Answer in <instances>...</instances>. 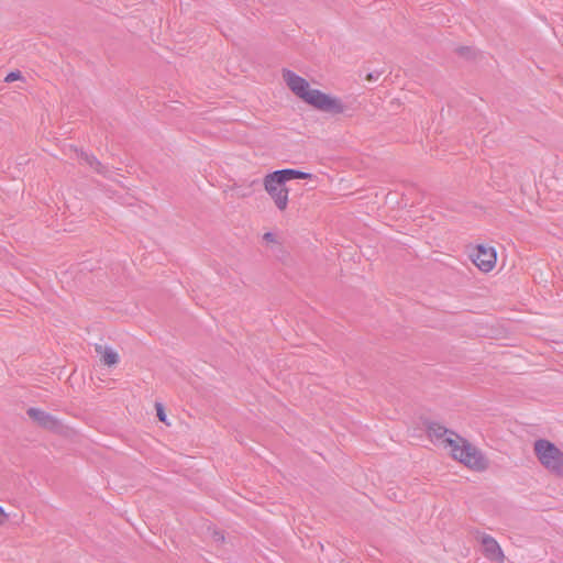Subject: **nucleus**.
<instances>
[{
	"label": "nucleus",
	"mask_w": 563,
	"mask_h": 563,
	"mask_svg": "<svg viewBox=\"0 0 563 563\" xmlns=\"http://www.w3.org/2000/svg\"><path fill=\"white\" fill-rule=\"evenodd\" d=\"M267 175L282 185H285L287 181L292 179H311L313 177V175L310 173H305L291 168L275 170Z\"/></svg>",
	"instance_id": "obj_7"
},
{
	"label": "nucleus",
	"mask_w": 563,
	"mask_h": 563,
	"mask_svg": "<svg viewBox=\"0 0 563 563\" xmlns=\"http://www.w3.org/2000/svg\"><path fill=\"white\" fill-rule=\"evenodd\" d=\"M264 189L274 201L276 208L284 211L288 207L289 202V190L285 185H282L268 175L263 180Z\"/></svg>",
	"instance_id": "obj_4"
},
{
	"label": "nucleus",
	"mask_w": 563,
	"mask_h": 563,
	"mask_svg": "<svg viewBox=\"0 0 563 563\" xmlns=\"http://www.w3.org/2000/svg\"><path fill=\"white\" fill-rule=\"evenodd\" d=\"M97 352L101 353V361L107 366H113L119 362L118 353L110 347H104L102 350L101 346H98Z\"/></svg>",
	"instance_id": "obj_9"
},
{
	"label": "nucleus",
	"mask_w": 563,
	"mask_h": 563,
	"mask_svg": "<svg viewBox=\"0 0 563 563\" xmlns=\"http://www.w3.org/2000/svg\"><path fill=\"white\" fill-rule=\"evenodd\" d=\"M9 519V515L4 511L3 507L0 506V526H3Z\"/></svg>",
	"instance_id": "obj_12"
},
{
	"label": "nucleus",
	"mask_w": 563,
	"mask_h": 563,
	"mask_svg": "<svg viewBox=\"0 0 563 563\" xmlns=\"http://www.w3.org/2000/svg\"><path fill=\"white\" fill-rule=\"evenodd\" d=\"M76 156L85 162L88 166L97 170L98 173H103L102 165L100 162H98L93 156L88 155L87 153H84L82 151L75 150Z\"/></svg>",
	"instance_id": "obj_10"
},
{
	"label": "nucleus",
	"mask_w": 563,
	"mask_h": 563,
	"mask_svg": "<svg viewBox=\"0 0 563 563\" xmlns=\"http://www.w3.org/2000/svg\"><path fill=\"white\" fill-rule=\"evenodd\" d=\"M27 415L33 421L45 429L57 430L59 428L57 419L41 409L30 408Z\"/></svg>",
	"instance_id": "obj_8"
},
{
	"label": "nucleus",
	"mask_w": 563,
	"mask_h": 563,
	"mask_svg": "<svg viewBox=\"0 0 563 563\" xmlns=\"http://www.w3.org/2000/svg\"><path fill=\"white\" fill-rule=\"evenodd\" d=\"M263 238H264V240H265V241H267V242H274V241H275V236H274V234H273V233H271V232L265 233Z\"/></svg>",
	"instance_id": "obj_14"
},
{
	"label": "nucleus",
	"mask_w": 563,
	"mask_h": 563,
	"mask_svg": "<svg viewBox=\"0 0 563 563\" xmlns=\"http://www.w3.org/2000/svg\"><path fill=\"white\" fill-rule=\"evenodd\" d=\"M533 451L545 470L559 476L563 475V452L554 443L539 439L533 444Z\"/></svg>",
	"instance_id": "obj_3"
},
{
	"label": "nucleus",
	"mask_w": 563,
	"mask_h": 563,
	"mask_svg": "<svg viewBox=\"0 0 563 563\" xmlns=\"http://www.w3.org/2000/svg\"><path fill=\"white\" fill-rule=\"evenodd\" d=\"M283 79L290 91L309 106L331 114H341L345 112L346 106L340 98L311 88L309 82L296 73L289 69H284Z\"/></svg>",
	"instance_id": "obj_2"
},
{
	"label": "nucleus",
	"mask_w": 563,
	"mask_h": 563,
	"mask_svg": "<svg viewBox=\"0 0 563 563\" xmlns=\"http://www.w3.org/2000/svg\"><path fill=\"white\" fill-rule=\"evenodd\" d=\"M20 77H21L20 71H11V73H9V74L5 76L4 80H5L7 82H12V81H14V80L19 79Z\"/></svg>",
	"instance_id": "obj_11"
},
{
	"label": "nucleus",
	"mask_w": 563,
	"mask_h": 563,
	"mask_svg": "<svg viewBox=\"0 0 563 563\" xmlns=\"http://www.w3.org/2000/svg\"><path fill=\"white\" fill-rule=\"evenodd\" d=\"M216 536L218 537L217 540H223V536L222 534L220 536L219 533H216Z\"/></svg>",
	"instance_id": "obj_16"
},
{
	"label": "nucleus",
	"mask_w": 563,
	"mask_h": 563,
	"mask_svg": "<svg viewBox=\"0 0 563 563\" xmlns=\"http://www.w3.org/2000/svg\"><path fill=\"white\" fill-rule=\"evenodd\" d=\"M428 435L435 445L449 450L454 460L468 468L484 471L488 467V460L476 446L443 426L431 423Z\"/></svg>",
	"instance_id": "obj_1"
},
{
	"label": "nucleus",
	"mask_w": 563,
	"mask_h": 563,
	"mask_svg": "<svg viewBox=\"0 0 563 563\" xmlns=\"http://www.w3.org/2000/svg\"><path fill=\"white\" fill-rule=\"evenodd\" d=\"M475 538L482 544V551L486 559L490 561H495L497 563H503L505 560L504 552L498 544V542L484 532L476 531Z\"/></svg>",
	"instance_id": "obj_6"
},
{
	"label": "nucleus",
	"mask_w": 563,
	"mask_h": 563,
	"mask_svg": "<svg viewBox=\"0 0 563 563\" xmlns=\"http://www.w3.org/2000/svg\"><path fill=\"white\" fill-rule=\"evenodd\" d=\"M250 194H251V192H242V194H241V196L246 197V196H249Z\"/></svg>",
	"instance_id": "obj_17"
},
{
	"label": "nucleus",
	"mask_w": 563,
	"mask_h": 563,
	"mask_svg": "<svg viewBox=\"0 0 563 563\" xmlns=\"http://www.w3.org/2000/svg\"><path fill=\"white\" fill-rule=\"evenodd\" d=\"M378 77H379V74H378V73H377L376 75H374V74H368V75H367V79H368V80H376Z\"/></svg>",
	"instance_id": "obj_15"
},
{
	"label": "nucleus",
	"mask_w": 563,
	"mask_h": 563,
	"mask_svg": "<svg viewBox=\"0 0 563 563\" xmlns=\"http://www.w3.org/2000/svg\"><path fill=\"white\" fill-rule=\"evenodd\" d=\"M473 263L482 272H490L496 265V251L492 246L477 245L472 255Z\"/></svg>",
	"instance_id": "obj_5"
},
{
	"label": "nucleus",
	"mask_w": 563,
	"mask_h": 563,
	"mask_svg": "<svg viewBox=\"0 0 563 563\" xmlns=\"http://www.w3.org/2000/svg\"><path fill=\"white\" fill-rule=\"evenodd\" d=\"M156 409H157V417H158V419L161 421H165L166 416L164 413L163 407L159 404H157L156 405Z\"/></svg>",
	"instance_id": "obj_13"
},
{
	"label": "nucleus",
	"mask_w": 563,
	"mask_h": 563,
	"mask_svg": "<svg viewBox=\"0 0 563 563\" xmlns=\"http://www.w3.org/2000/svg\"><path fill=\"white\" fill-rule=\"evenodd\" d=\"M254 184H256V180H252V183L250 184V187L253 186Z\"/></svg>",
	"instance_id": "obj_18"
}]
</instances>
